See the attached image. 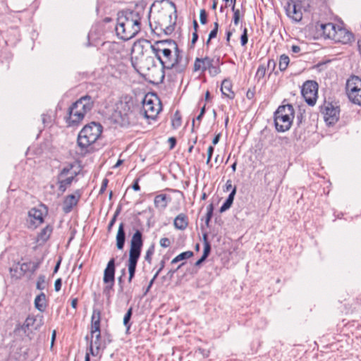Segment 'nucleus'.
I'll return each mask as SVG.
<instances>
[{
  "mask_svg": "<svg viewBox=\"0 0 361 361\" xmlns=\"http://www.w3.org/2000/svg\"><path fill=\"white\" fill-rule=\"evenodd\" d=\"M117 16L115 31L119 39L128 41L140 32L142 16L139 12L128 9L119 11Z\"/></svg>",
  "mask_w": 361,
  "mask_h": 361,
  "instance_id": "nucleus-1",
  "label": "nucleus"
},
{
  "mask_svg": "<svg viewBox=\"0 0 361 361\" xmlns=\"http://www.w3.org/2000/svg\"><path fill=\"white\" fill-rule=\"evenodd\" d=\"M132 230L134 233L130 240V246L129 250V257L128 260V283H131L135 277L136 267L138 259L141 255L142 247L143 246V235L140 229L133 226Z\"/></svg>",
  "mask_w": 361,
  "mask_h": 361,
  "instance_id": "nucleus-2",
  "label": "nucleus"
},
{
  "mask_svg": "<svg viewBox=\"0 0 361 361\" xmlns=\"http://www.w3.org/2000/svg\"><path fill=\"white\" fill-rule=\"evenodd\" d=\"M94 100L88 94L81 97L68 108L67 122L69 126L78 125L94 106Z\"/></svg>",
  "mask_w": 361,
  "mask_h": 361,
  "instance_id": "nucleus-3",
  "label": "nucleus"
},
{
  "mask_svg": "<svg viewBox=\"0 0 361 361\" xmlns=\"http://www.w3.org/2000/svg\"><path fill=\"white\" fill-rule=\"evenodd\" d=\"M295 115L293 106L290 104H283L278 107L274 113V124L278 132L288 130L292 125Z\"/></svg>",
  "mask_w": 361,
  "mask_h": 361,
  "instance_id": "nucleus-4",
  "label": "nucleus"
},
{
  "mask_svg": "<svg viewBox=\"0 0 361 361\" xmlns=\"http://www.w3.org/2000/svg\"><path fill=\"white\" fill-rule=\"evenodd\" d=\"M103 127L99 123L91 122L83 127L78 136V145L85 149L94 143L100 137Z\"/></svg>",
  "mask_w": 361,
  "mask_h": 361,
  "instance_id": "nucleus-5",
  "label": "nucleus"
},
{
  "mask_svg": "<svg viewBox=\"0 0 361 361\" xmlns=\"http://www.w3.org/2000/svg\"><path fill=\"white\" fill-rule=\"evenodd\" d=\"M134 107L135 101L132 97L129 96L121 97L116 104L115 116L118 119L117 121L120 122L121 126H126L130 124Z\"/></svg>",
  "mask_w": 361,
  "mask_h": 361,
  "instance_id": "nucleus-6",
  "label": "nucleus"
},
{
  "mask_svg": "<svg viewBox=\"0 0 361 361\" xmlns=\"http://www.w3.org/2000/svg\"><path fill=\"white\" fill-rule=\"evenodd\" d=\"M161 54L164 56V63H162V68L161 71H158V76L155 80L157 82H163L165 78L164 70H171L172 67L174 66L178 61V56H180V51L178 49V51L174 52V55L172 54L173 49H161Z\"/></svg>",
  "mask_w": 361,
  "mask_h": 361,
  "instance_id": "nucleus-7",
  "label": "nucleus"
},
{
  "mask_svg": "<svg viewBox=\"0 0 361 361\" xmlns=\"http://www.w3.org/2000/svg\"><path fill=\"white\" fill-rule=\"evenodd\" d=\"M219 61V58L216 59V60L209 56L196 58L194 63V71H202V72H204L208 70L209 75L214 77L221 73Z\"/></svg>",
  "mask_w": 361,
  "mask_h": 361,
  "instance_id": "nucleus-8",
  "label": "nucleus"
},
{
  "mask_svg": "<svg viewBox=\"0 0 361 361\" xmlns=\"http://www.w3.org/2000/svg\"><path fill=\"white\" fill-rule=\"evenodd\" d=\"M345 89L349 100L361 106V78L356 75L350 76L347 80Z\"/></svg>",
  "mask_w": 361,
  "mask_h": 361,
  "instance_id": "nucleus-9",
  "label": "nucleus"
},
{
  "mask_svg": "<svg viewBox=\"0 0 361 361\" xmlns=\"http://www.w3.org/2000/svg\"><path fill=\"white\" fill-rule=\"evenodd\" d=\"M321 112L324 115V119L328 126L335 124L339 119V106L332 102H325L321 106Z\"/></svg>",
  "mask_w": 361,
  "mask_h": 361,
  "instance_id": "nucleus-10",
  "label": "nucleus"
},
{
  "mask_svg": "<svg viewBox=\"0 0 361 361\" xmlns=\"http://www.w3.org/2000/svg\"><path fill=\"white\" fill-rule=\"evenodd\" d=\"M318 92V84L315 81H306L301 90V93L307 104L314 106L316 104Z\"/></svg>",
  "mask_w": 361,
  "mask_h": 361,
  "instance_id": "nucleus-11",
  "label": "nucleus"
},
{
  "mask_svg": "<svg viewBox=\"0 0 361 361\" xmlns=\"http://www.w3.org/2000/svg\"><path fill=\"white\" fill-rule=\"evenodd\" d=\"M286 15L295 22H300L302 18L301 4L300 1L288 0L284 6Z\"/></svg>",
  "mask_w": 361,
  "mask_h": 361,
  "instance_id": "nucleus-12",
  "label": "nucleus"
},
{
  "mask_svg": "<svg viewBox=\"0 0 361 361\" xmlns=\"http://www.w3.org/2000/svg\"><path fill=\"white\" fill-rule=\"evenodd\" d=\"M161 109L160 104L155 108L153 100L152 99H147V96L145 97L142 100V109L141 110V113L146 118L155 119Z\"/></svg>",
  "mask_w": 361,
  "mask_h": 361,
  "instance_id": "nucleus-13",
  "label": "nucleus"
},
{
  "mask_svg": "<svg viewBox=\"0 0 361 361\" xmlns=\"http://www.w3.org/2000/svg\"><path fill=\"white\" fill-rule=\"evenodd\" d=\"M334 40L343 44H348L354 40V35L350 31L338 27L336 30Z\"/></svg>",
  "mask_w": 361,
  "mask_h": 361,
  "instance_id": "nucleus-14",
  "label": "nucleus"
},
{
  "mask_svg": "<svg viewBox=\"0 0 361 361\" xmlns=\"http://www.w3.org/2000/svg\"><path fill=\"white\" fill-rule=\"evenodd\" d=\"M173 49L174 52L178 51V47L176 42L173 39L159 40L151 45L152 51L161 52L162 49Z\"/></svg>",
  "mask_w": 361,
  "mask_h": 361,
  "instance_id": "nucleus-15",
  "label": "nucleus"
},
{
  "mask_svg": "<svg viewBox=\"0 0 361 361\" xmlns=\"http://www.w3.org/2000/svg\"><path fill=\"white\" fill-rule=\"evenodd\" d=\"M44 221L43 214L41 210L36 208H32L28 212L27 222H30L29 227L36 228L41 224Z\"/></svg>",
  "mask_w": 361,
  "mask_h": 361,
  "instance_id": "nucleus-16",
  "label": "nucleus"
},
{
  "mask_svg": "<svg viewBox=\"0 0 361 361\" xmlns=\"http://www.w3.org/2000/svg\"><path fill=\"white\" fill-rule=\"evenodd\" d=\"M77 195L74 194L68 195L64 200L63 204V211L64 213L68 214L71 212L73 207L77 205L80 197V193L78 190L75 192Z\"/></svg>",
  "mask_w": 361,
  "mask_h": 361,
  "instance_id": "nucleus-17",
  "label": "nucleus"
},
{
  "mask_svg": "<svg viewBox=\"0 0 361 361\" xmlns=\"http://www.w3.org/2000/svg\"><path fill=\"white\" fill-rule=\"evenodd\" d=\"M100 323H101V311L99 309H94L93 312H92V315L91 317L90 334H91L92 338L94 337V335L96 333L101 332Z\"/></svg>",
  "mask_w": 361,
  "mask_h": 361,
  "instance_id": "nucleus-18",
  "label": "nucleus"
},
{
  "mask_svg": "<svg viewBox=\"0 0 361 361\" xmlns=\"http://www.w3.org/2000/svg\"><path fill=\"white\" fill-rule=\"evenodd\" d=\"M115 259L111 258L107 263L106 267L104 271V283L115 281Z\"/></svg>",
  "mask_w": 361,
  "mask_h": 361,
  "instance_id": "nucleus-19",
  "label": "nucleus"
},
{
  "mask_svg": "<svg viewBox=\"0 0 361 361\" xmlns=\"http://www.w3.org/2000/svg\"><path fill=\"white\" fill-rule=\"evenodd\" d=\"M144 63H145L143 66V68H145L149 73H148L149 75H151L154 80V83H158L155 78L158 76V71H161V69H159L155 66V61L152 56H147L145 59Z\"/></svg>",
  "mask_w": 361,
  "mask_h": 361,
  "instance_id": "nucleus-20",
  "label": "nucleus"
},
{
  "mask_svg": "<svg viewBox=\"0 0 361 361\" xmlns=\"http://www.w3.org/2000/svg\"><path fill=\"white\" fill-rule=\"evenodd\" d=\"M319 28H317L319 31L322 32V35L326 37L334 39L336 27L335 24L332 23H321L319 25Z\"/></svg>",
  "mask_w": 361,
  "mask_h": 361,
  "instance_id": "nucleus-21",
  "label": "nucleus"
},
{
  "mask_svg": "<svg viewBox=\"0 0 361 361\" xmlns=\"http://www.w3.org/2000/svg\"><path fill=\"white\" fill-rule=\"evenodd\" d=\"M116 247L118 250H123L126 242V232H125V224L121 222L119 224L118 229L117 231L116 237Z\"/></svg>",
  "mask_w": 361,
  "mask_h": 361,
  "instance_id": "nucleus-22",
  "label": "nucleus"
},
{
  "mask_svg": "<svg viewBox=\"0 0 361 361\" xmlns=\"http://www.w3.org/2000/svg\"><path fill=\"white\" fill-rule=\"evenodd\" d=\"M171 197L166 194L157 195L155 196L154 200V206L158 209H164L167 207L169 202H171Z\"/></svg>",
  "mask_w": 361,
  "mask_h": 361,
  "instance_id": "nucleus-23",
  "label": "nucleus"
},
{
  "mask_svg": "<svg viewBox=\"0 0 361 361\" xmlns=\"http://www.w3.org/2000/svg\"><path fill=\"white\" fill-rule=\"evenodd\" d=\"M173 225L176 229L183 231L188 226V218L183 213L179 214L173 221Z\"/></svg>",
  "mask_w": 361,
  "mask_h": 361,
  "instance_id": "nucleus-24",
  "label": "nucleus"
},
{
  "mask_svg": "<svg viewBox=\"0 0 361 361\" xmlns=\"http://www.w3.org/2000/svg\"><path fill=\"white\" fill-rule=\"evenodd\" d=\"M94 336L95 339L90 341V350L93 356H96L98 355L101 347V332L96 333Z\"/></svg>",
  "mask_w": 361,
  "mask_h": 361,
  "instance_id": "nucleus-25",
  "label": "nucleus"
},
{
  "mask_svg": "<svg viewBox=\"0 0 361 361\" xmlns=\"http://www.w3.org/2000/svg\"><path fill=\"white\" fill-rule=\"evenodd\" d=\"M232 84L228 79H224L222 81L221 91L226 97L232 99L235 97V93L231 90Z\"/></svg>",
  "mask_w": 361,
  "mask_h": 361,
  "instance_id": "nucleus-26",
  "label": "nucleus"
},
{
  "mask_svg": "<svg viewBox=\"0 0 361 361\" xmlns=\"http://www.w3.org/2000/svg\"><path fill=\"white\" fill-rule=\"evenodd\" d=\"M35 307L40 312H44L47 307L46 295L42 292L35 299Z\"/></svg>",
  "mask_w": 361,
  "mask_h": 361,
  "instance_id": "nucleus-27",
  "label": "nucleus"
},
{
  "mask_svg": "<svg viewBox=\"0 0 361 361\" xmlns=\"http://www.w3.org/2000/svg\"><path fill=\"white\" fill-rule=\"evenodd\" d=\"M36 322V319L34 316L29 315L23 324L19 327H16V330L20 329L24 331L25 334H27L28 331L30 330L32 331L31 328L34 326V324Z\"/></svg>",
  "mask_w": 361,
  "mask_h": 361,
  "instance_id": "nucleus-28",
  "label": "nucleus"
},
{
  "mask_svg": "<svg viewBox=\"0 0 361 361\" xmlns=\"http://www.w3.org/2000/svg\"><path fill=\"white\" fill-rule=\"evenodd\" d=\"M74 178V176H71L66 178H58L59 190L63 193L66 190L67 188L71 185Z\"/></svg>",
  "mask_w": 361,
  "mask_h": 361,
  "instance_id": "nucleus-29",
  "label": "nucleus"
},
{
  "mask_svg": "<svg viewBox=\"0 0 361 361\" xmlns=\"http://www.w3.org/2000/svg\"><path fill=\"white\" fill-rule=\"evenodd\" d=\"M52 233V227L51 226H47L43 229L41 230L39 233L37 235V241H41L42 243H45L50 237L51 233Z\"/></svg>",
  "mask_w": 361,
  "mask_h": 361,
  "instance_id": "nucleus-30",
  "label": "nucleus"
},
{
  "mask_svg": "<svg viewBox=\"0 0 361 361\" xmlns=\"http://www.w3.org/2000/svg\"><path fill=\"white\" fill-rule=\"evenodd\" d=\"M187 67V63L183 62L182 56H178V61L176 64H174V66L172 67V69L174 70V71L176 73H183L185 71Z\"/></svg>",
  "mask_w": 361,
  "mask_h": 361,
  "instance_id": "nucleus-31",
  "label": "nucleus"
},
{
  "mask_svg": "<svg viewBox=\"0 0 361 361\" xmlns=\"http://www.w3.org/2000/svg\"><path fill=\"white\" fill-rule=\"evenodd\" d=\"M193 256V252L192 251H185L183 252H181L178 255H177L176 257H174L171 263V264H176L180 261L188 259Z\"/></svg>",
  "mask_w": 361,
  "mask_h": 361,
  "instance_id": "nucleus-32",
  "label": "nucleus"
},
{
  "mask_svg": "<svg viewBox=\"0 0 361 361\" xmlns=\"http://www.w3.org/2000/svg\"><path fill=\"white\" fill-rule=\"evenodd\" d=\"M133 314V307H130L126 312L123 317V325L126 327V331L128 332L131 326V323L130 322V319Z\"/></svg>",
  "mask_w": 361,
  "mask_h": 361,
  "instance_id": "nucleus-33",
  "label": "nucleus"
},
{
  "mask_svg": "<svg viewBox=\"0 0 361 361\" xmlns=\"http://www.w3.org/2000/svg\"><path fill=\"white\" fill-rule=\"evenodd\" d=\"M290 59L286 54H282L279 59V67L281 71H284L288 68Z\"/></svg>",
  "mask_w": 361,
  "mask_h": 361,
  "instance_id": "nucleus-34",
  "label": "nucleus"
},
{
  "mask_svg": "<svg viewBox=\"0 0 361 361\" xmlns=\"http://www.w3.org/2000/svg\"><path fill=\"white\" fill-rule=\"evenodd\" d=\"M266 70H267V68H266V66L264 64H260L259 66L257 73H256V75H255V78L258 81H259L260 80L264 78V77L265 76V74H266Z\"/></svg>",
  "mask_w": 361,
  "mask_h": 361,
  "instance_id": "nucleus-35",
  "label": "nucleus"
},
{
  "mask_svg": "<svg viewBox=\"0 0 361 361\" xmlns=\"http://www.w3.org/2000/svg\"><path fill=\"white\" fill-rule=\"evenodd\" d=\"M31 264H32V262H24L22 264H20V268H19L20 275H23V276L25 275V274L30 271Z\"/></svg>",
  "mask_w": 361,
  "mask_h": 361,
  "instance_id": "nucleus-36",
  "label": "nucleus"
},
{
  "mask_svg": "<svg viewBox=\"0 0 361 361\" xmlns=\"http://www.w3.org/2000/svg\"><path fill=\"white\" fill-rule=\"evenodd\" d=\"M154 252V244H152L147 250L146 251V254L145 256V259L147 261L149 264L152 263V255Z\"/></svg>",
  "mask_w": 361,
  "mask_h": 361,
  "instance_id": "nucleus-37",
  "label": "nucleus"
},
{
  "mask_svg": "<svg viewBox=\"0 0 361 361\" xmlns=\"http://www.w3.org/2000/svg\"><path fill=\"white\" fill-rule=\"evenodd\" d=\"M207 214L205 218V224L207 226H209L210 220L213 215V211H214V205L212 203L209 204L207 207Z\"/></svg>",
  "mask_w": 361,
  "mask_h": 361,
  "instance_id": "nucleus-38",
  "label": "nucleus"
},
{
  "mask_svg": "<svg viewBox=\"0 0 361 361\" xmlns=\"http://www.w3.org/2000/svg\"><path fill=\"white\" fill-rule=\"evenodd\" d=\"M19 268L20 263H18L17 264L13 265L12 267L10 268V273L12 277H14L16 279H20L23 276V275H20Z\"/></svg>",
  "mask_w": 361,
  "mask_h": 361,
  "instance_id": "nucleus-39",
  "label": "nucleus"
},
{
  "mask_svg": "<svg viewBox=\"0 0 361 361\" xmlns=\"http://www.w3.org/2000/svg\"><path fill=\"white\" fill-rule=\"evenodd\" d=\"M181 125V117L179 112L177 111L174 114L173 118L172 120V126L174 128H178Z\"/></svg>",
  "mask_w": 361,
  "mask_h": 361,
  "instance_id": "nucleus-40",
  "label": "nucleus"
},
{
  "mask_svg": "<svg viewBox=\"0 0 361 361\" xmlns=\"http://www.w3.org/2000/svg\"><path fill=\"white\" fill-rule=\"evenodd\" d=\"M45 276L44 275H39L38 276L37 283H36V288L38 290H42L45 289Z\"/></svg>",
  "mask_w": 361,
  "mask_h": 361,
  "instance_id": "nucleus-41",
  "label": "nucleus"
},
{
  "mask_svg": "<svg viewBox=\"0 0 361 361\" xmlns=\"http://www.w3.org/2000/svg\"><path fill=\"white\" fill-rule=\"evenodd\" d=\"M233 204L232 200L231 199H226L224 204L220 207L219 212L221 213L226 212L228 210Z\"/></svg>",
  "mask_w": 361,
  "mask_h": 361,
  "instance_id": "nucleus-42",
  "label": "nucleus"
},
{
  "mask_svg": "<svg viewBox=\"0 0 361 361\" xmlns=\"http://www.w3.org/2000/svg\"><path fill=\"white\" fill-rule=\"evenodd\" d=\"M231 10L233 12V23L235 25H237L239 23L240 20V10L235 9V8L231 7Z\"/></svg>",
  "mask_w": 361,
  "mask_h": 361,
  "instance_id": "nucleus-43",
  "label": "nucleus"
},
{
  "mask_svg": "<svg viewBox=\"0 0 361 361\" xmlns=\"http://www.w3.org/2000/svg\"><path fill=\"white\" fill-rule=\"evenodd\" d=\"M219 30V23L218 22H215L214 23V28L210 31L209 34V39H212L215 38L217 35Z\"/></svg>",
  "mask_w": 361,
  "mask_h": 361,
  "instance_id": "nucleus-44",
  "label": "nucleus"
},
{
  "mask_svg": "<svg viewBox=\"0 0 361 361\" xmlns=\"http://www.w3.org/2000/svg\"><path fill=\"white\" fill-rule=\"evenodd\" d=\"M119 212H120L119 209H117L115 212L113 217L111 218V219L110 220V221H109V223L108 224V226H107L108 231H110L111 230L112 227L114 226V224H115V222L116 221L117 216L118 215Z\"/></svg>",
  "mask_w": 361,
  "mask_h": 361,
  "instance_id": "nucleus-45",
  "label": "nucleus"
},
{
  "mask_svg": "<svg viewBox=\"0 0 361 361\" xmlns=\"http://www.w3.org/2000/svg\"><path fill=\"white\" fill-rule=\"evenodd\" d=\"M200 21L202 25L207 23V13L204 9H201L200 12Z\"/></svg>",
  "mask_w": 361,
  "mask_h": 361,
  "instance_id": "nucleus-46",
  "label": "nucleus"
},
{
  "mask_svg": "<svg viewBox=\"0 0 361 361\" xmlns=\"http://www.w3.org/2000/svg\"><path fill=\"white\" fill-rule=\"evenodd\" d=\"M248 42V36H247V29L246 27L244 28L243 34L240 37V43L242 46H245Z\"/></svg>",
  "mask_w": 361,
  "mask_h": 361,
  "instance_id": "nucleus-47",
  "label": "nucleus"
},
{
  "mask_svg": "<svg viewBox=\"0 0 361 361\" xmlns=\"http://www.w3.org/2000/svg\"><path fill=\"white\" fill-rule=\"evenodd\" d=\"M73 169V166L72 165H69L66 167H64L63 169H62V170L60 171L59 176H58V178H64L69 172L70 171Z\"/></svg>",
  "mask_w": 361,
  "mask_h": 361,
  "instance_id": "nucleus-48",
  "label": "nucleus"
},
{
  "mask_svg": "<svg viewBox=\"0 0 361 361\" xmlns=\"http://www.w3.org/2000/svg\"><path fill=\"white\" fill-rule=\"evenodd\" d=\"M211 252V245L209 243H204L203 257L207 258Z\"/></svg>",
  "mask_w": 361,
  "mask_h": 361,
  "instance_id": "nucleus-49",
  "label": "nucleus"
},
{
  "mask_svg": "<svg viewBox=\"0 0 361 361\" xmlns=\"http://www.w3.org/2000/svg\"><path fill=\"white\" fill-rule=\"evenodd\" d=\"M174 25L175 23L173 25L166 26L164 28L160 27L159 30L163 31L166 35H171L174 30Z\"/></svg>",
  "mask_w": 361,
  "mask_h": 361,
  "instance_id": "nucleus-50",
  "label": "nucleus"
},
{
  "mask_svg": "<svg viewBox=\"0 0 361 361\" xmlns=\"http://www.w3.org/2000/svg\"><path fill=\"white\" fill-rule=\"evenodd\" d=\"M184 264L185 262H182L178 266V267L176 269H170L166 274V277H168L169 279H171L173 277L174 274L178 271V269H179Z\"/></svg>",
  "mask_w": 361,
  "mask_h": 361,
  "instance_id": "nucleus-51",
  "label": "nucleus"
},
{
  "mask_svg": "<svg viewBox=\"0 0 361 361\" xmlns=\"http://www.w3.org/2000/svg\"><path fill=\"white\" fill-rule=\"evenodd\" d=\"M168 257L166 256H164L163 259L161 260L159 263V268L155 273V277H157L159 273L163 270L165 267V260L167 259Z\"/></svg>",
  "mask_w": 361,
  "mask_h": 361,
  "instance_id": "nucleus-52",
  "label": "nucleus"
},
{
  "mask_svg": "<svg viewBox=\"0 0 361 361\" xmlns=\"http://www.w3.org/2000/svg\"><path fill=\"white\" fill-rule=\"evenodd\" d=\"M159 243L162 247H168L171 245V241L168 238H162L160 239Z\"/></svg>",
  "mask_w": 361,
  "mask_h": 361,
  "instance_id": "nucleus-53",
  "label": "nucleus"
},
{
  "mask_svg": "<svg viewBox=\"0 0 361 361\" xmlns=\"http://www.w3.org/2000/svg\"><path fill=\"white\" fill-rule=\"evenodd\" d=\"M214 150V148L212 146H209L207 149V165H209L211 161V159H212Z\"/></svg>",
  "mask_w": 361,
  "mask_h": 361,
  "instance_id": "nucleus-54",
  "label": "nucleus"
},
{
  "mask_svg": "<svg viewBox=\"0 0 361 361\" xmlns=\"http://www.w3.org/2000/svg\"><path fill=\"white\" fill-rule=\"evenodd\" d=\"M62 286V280L61 278L57 279L54 282V290L58 292L61 290Z\"/></svg>",
  "mask_w": 361,
  "mask_h": 361,
  "instance_id": "nucleus-55",
  "label": "nucleus"
},
{
  "mask_svg": "<svg viewBox=\"0 0 361 361\" xmlns=\"http://www.w3.org/2000/svg\"><path fill=\"white\" fill-rule=\"evenodd\" d=\"M105 283L107 285L106 286V287L104 289V293L107 295H109V291L113 288L114 282H112V283H111V282H108V283Z\"/></svg>",
  "mask_w": 361,
  "mask_h": 361,
  "instance_id": "nucleus-56",
  "label": "nucleus"
},
{
  "mask_svg": "<svg viewBox=\"0 0 361 361\" xmlns=\"http://www.w3.org/2000/svg\"><path fill=\"white\" fill-rule=\"evenodd\" d=\"M108 183H109V180L107 178H105L103 179L102 185H101V188L99 190L100 194L103 193L105 191V190L106 189Z\"/></svg>",
  "mask_w": 361,
  "mask_h": 361,
  "instance_id": "nucleus-57",
  "label": "nucleus"
},
{
  "mask_svg": "<svg viewBox=\"0 0 361 361\" xmlns=\"http://www.w3.org/2000/svg\"><path fill=\"white\" fill-rule=\"evenodd\" d=\"M39 267V262H32L30 269V272L34 273Z\"/></svg>",
  "mask_w": 361,
  "mask_h": 361,
  "instance_id": "nucleus-58",
  "label": "nucleus"
},
{
  "mask_svg": "<svg viewBox=\"0 0 361 361\" xmlns=\"http://www.w3.org/2000/svg\"><path fill=\"white\" fill-rule=\"evenodd\" d=\"M168 142L170 145V149H172L176 144V139L174 137H171L169 138Z\"/></svg>",
  "mask_w": 361,
  "mask_h": 361,
  "instance_id": "nucleus-59",
  "label": "nucleus"
},
{
  "mask_svg": "<svg viewBox=\"0 0 361 361\" xmlns=\"http://www.w3.org/2000/svg\"><path fill=\"white\" fill-rule=\"evenodd\" d=\"M236 187H233V188L232 189L231 192H230V194L228 195V199H231V200H232V202H233V200H234V197L236 194Z\"/></svg>",
  "mask_w": 361,
  "mask_h": 361,
  "instance_id": "nucleus-60",
  "label": "nucleus"
},
{
  "mask_svg": "<svg viewBox=\"0 0 361 361\" xmlns=\"http://www.w3.org/2000/svg\"><path fill=\"white\" fill-rule=\"evenodd\" d=\"M276 67V62L274 59H269L267 62V68L274 70Z\"/></svg>",
  "mask_w": 361,
  "mask_h": 361,
  "instance_id": "nucleus-61",
  "label": "nucleus"
},
{
  "mask_svg": "<svg viewBox=\"0 0 361 361\" xmlns=\"http://www.w3.org/2000/svg\"><path fill=\"white\" fill-rule=\"evenodd\" d=\"M118 283L119 285V290L118 291L120 293H122L123 291V276H121L118 278Z\"/></svg>",
  "mask_w": 361,
  "mask_h": 361,
  "instance_id": "nucleus-62",
  "label": "nucleus"
},
{
  "mask_svg": "<svg viewBox=\"0 0 361 361\" xmlns=\"http://www.w3.org/2000/svg\"><path fill=\"white\" fill-rule=\"evenodd\" d=\"M247 98L251 99L255 96V90L249 89L246 94Z\"/></svg>",
  "mask_w": 361,
  "mask_h": 361,
  "instance_id": "nucleus-63",
  "label": "nucleus"
},
{
  "mask_svg": "<svg viewBox=\"0 0 361 361\" xmlns=\"http://www.w3.org/2000/svg\"><path fill=\"white\" fill-rule=\"evenodd\" d=\"M132 188L135 190V191H139L140 190V185L138 183V179L135 180L134 181V183H133V185H132Z\"/></svg>",
  "mask_w": 361,
  "mask_h": 361,
  "instance_id": "nucleus-64",
  "label": "nucleus"
}]
</instances>
